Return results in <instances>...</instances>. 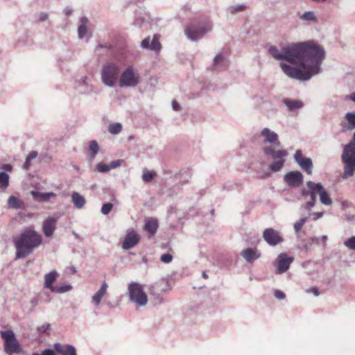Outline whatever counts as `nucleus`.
<instances>
[{
  "label": "nucleus",
  "instance_id": "obj_1",
  "mask_svg": "<svg viewBox=\"0 0 355 355\" xmlns=\"http://www.w3.org/2000/svg\"><path fill=\"white\" fill-rule=\"evenodd\" d=\"M268 52L275 60L297 65L298 67L280 63L286 76L299 80H308L313 75L320 73V65L326 55L324 49L313 41L291 43L280 49L270 46Z\"/></svg>",
  "mask_w": 355,
  "mask_h": 355
},
{
  "label": "nucleus",
  "instance_id": "obj_2",
  "mask_svg": "<svg viewBox=\"0 0 355 355\" xmlns=\"http://www.w3.org/2000/svg\"><path fill=\"white\" fill-rule=\"evenodd\" d=\"M42 241L40 234L33 229H26L14 239L16 248L15 259H22L31 254L33 250L38 247Z\"/></svg>",
  "mask_w": 355,
  "mask_h": 355
},
{
  "label": "nucleus",
  "instance_id": "obj_3",
  "mask_svg": "<svg viewBox=\"0 0 355 355\" xmlns=\"http://www.w3.org/2000/svg\"><path fill=\"white\" fill-rule=\"evenodd\" d=\"M260 135L263 137L262 151L266 157L272 159L281 157H286L288 155L286 150L280 149L281 142L279 140L278 135L268 128H263Z\"/></svg>",
  "mask_w": 355,
  "mask_h": 355
},
{
  "label": "nucleus",
  "instance_id": "obj_4",
  "mask_svg": "<svg viewBox=\"0 0 355 355\" xmlns=\"http://www.w3.org/2000/svg\"><path fill=\"white\" fill-rule=\"evenodd\" d=\"M341 159L345 164L342 178L352 177L355 173V132L350 142L345 146Z\"/></svg>",
  "mask_w": 355,
  "mask_h": 355
},
{
  "label": "nucleus",
  "instance_id": "obj_5",
  "mask_svg": "<svg viewBox=\"0 0 355 355\" xmlns=\"http://www.w3.org/2000/svg\"><path fill=\"white\" fill-rule=\"evenodd\" d=\"M212 29V24L207 20L196 21L190 23L185 28L184 32L187 37L191 41L201 39L207 33Z\"/></svg>",
  "mask_w": 355,
  "mask_h": 355
},
{
  "label": "nucleus",
  "instance_id": "obj_6",
  "mask_svg": "<svg viewBox=\"0 0 355 355\" xmlns=\"http://www.w3.org/2000/svg\"><path fill=\"white\" fill-rule=\"evenodd\" d=\"M121 73L120 66L112 62H106L101 69V81L107 87H113L119 82Z\"/></svg>",
  "mask_w": 355,
  "mask_h": 355
},
{
  "label": "nucleus",
  "instance_id": "obj_7",
  "mask_svg": "<svg viewBox=\"0 0 355 355\" xmlns=\"http://www.w3.org/2000/svg\"><path fill=\"white\" fill-rule=\"evenodd\" d=\"M139 83V74L132 65L128 66L120 73L119 86L123 87H135Z\"/></svg>",
  "mask_w": 355,
  "mask_h": 355
},
{
  "label": "nucleus",
  "instance_id": "obj_8",
  "mask_svg": "<svg viewBox=\"0 0 355 355\" xmlns=\"http://www.w3.org/2000/svg\"><path fill=\"white\" fill-rule=\"evenodd\" d=\"M0 334L4 342V351L6 354L11 355L12 354H21L24 352L19 346V343L15 334L11 329L1 331Z\"/></svg>",
  "mask_w": 355,
  "mask_h": 355
},
{
  "label": "nucleus",
  "instance_id": "obj_9",
  "mask_svg": "<svg viewBox=\"0 0 355 355\" xmlns=\"http://www.w3.org/2000/svg\"><path fill=\"white\" fill-rule=\"evenodd\" d=\"M129 300L139 306H144L148 302L147 295L144 291L143 286L137 282H132L128 288Z\"/></svg>",
  "mask_w": 355,
  "mask_h": 355
},
{
  "label": "nucleus",
  "instance_id": "obj_10",
  "mask_svg": "<svg viewBox=\"0 0 355 355\" xmlns=\"http://www.w3.org/2000/svg\"><path fill=\"white\" fill-rule=\"evenodd\" d=\"M293 159L307 174H312L313 168L312 159L310 157H304L301 150L299 149L295 151Z\"/></svg>",
  "mask_w": 355,
  "mask_h": 355
},
{
  "label": "nucleus",
  "instance_id": "obj_11",
  "mask_svg": "<svg viewBox=\"0 0 355 355\" xmlns=\"http://www.w3.org/2000/svg\"><path fill=\"white\" fill-rule=\"evenodd\" d=\"M263 239L270 246H276L284 241L280 233L273 228H266L263 232Z\"/></svg>",
  "mask_w": 355,
  "mask_h": 355
},
{
  "label": "nucleus",
  "instance_id": "obj_12",
  "mask_svg": "<svg viewBox=\"0 0 355 355\" xmlns=\"http://www.w3.org/2000/svg\"><path fill=\"white\" fill-rule=\"evenodd\" d=\"M293 260V257H289L286 253H280L276 259L277 265L276 274H282L286 272Z\"/></svg>",
  "mask_w": 355,
  "mask_h": 355
},
{
  "label": "nucleus",
  "instance_id": "obj_13",
  "mask_svg": "<svg viewBox=\"0 0 355 355\" xmlns=\"http://www.w3.org/2000/svg\"><path fill=\"white\" fill-rule=\"evenodd\" d=\"M317 185H318V183H314L312 181H308L306 182L311 200L305 203L302 207L307 211H311L315 206L316 202V194L318 193Z\"/></svg>",
  "mask_w": 355,
  "mask_h": 355
},
{
  "label": "nucleus",
  "instance_id": "obj_14",
  "mask_svg": "<svg viewBox=\"0 0 355 355\" xmlns=\"http://www.w3.org/2000/svg\"><path fill=\"white\" fill-rule=\"evenodd\" d=\"M139 241L140 236L139 234L134 230L130 231L127 232L124 238L122 248L125 250H130L137 245Z\"/></svg>",
  "mask_w": 355,
  "mask_h": 355
},
{
  "label": "nucleus",
  "instance_id": "obj_15",
  "mask_svg": "<svg viewBox=\"0 0 355 355\" xmlns=\"http://www.w3.org/2000/svg\"><path fill=\"white\" fill-rule=\"evenodd\" d=\"M303 178V175L300 171H295L286 173L284 176V180L288 185L298 187L302 184Z\"/></svg>",
  "mask_w": 355,
  "mask_h": 355
},
{
  "label": "nucleus",
  "instance_id": "obj_16",
  "mask_svg": "<svg viewBox=\"0 0 355 355\" xmlns=\"http://www.w3.org/2000/svg\"><path fill=\"white\" fill-rule=\"evenodd\" d=\"M78 85L80 92L83 95L87 96L98 93L95 90L94 86L88 82V77L86 76L81 77L78 80Z\"/></svg>",
  "mask_w": 355,
  "mask_h": 355
},
{
  "label": "nucleus",
  "instance_id": "obj_17",
  "mask_svg": "<svg viewBox=\"0 0 355 355\" xmlns=\"http://www.w3.org/2000/svg\"><path fill=\"white\" fill-rule=\"evenodd\" d=\"M159 35H155L151 40L150 37H146L141 42V46L143 49H150L155 51H159L161 49V44L159 42Z\"/></svg>",
  "mask_w": 355,
  "mask_h": 355
},
{
  "label": "nucleus",
  "instance_id": "obj_18",
  "mask_svg": "<svg viewBox=\"0 0 355 355\" xmlns=\"http://www.w3.org/2000/svg\"><path fill=\"white\" fill-rule=\"evenodd\" d=\"M57 219L49 217L43 221L42 230L46 237H51L56 229Z\"/></svg>",
  "mask_w": 355,
  "mask_h": 355
},
{
  "label": "nucleus",
  "instance_id": "obj_19",
  "mask_svg": "<svg viewBox=\"0 0 355 355\" xmlns=\"http://www.w3.org/2000/svg\"><path fill=\"white\" fill-rule=\"evenodd\" d=\"M54 350L61 355H78L76 347L70 344L62 345L56 343L53 345Z\"/></svg>",
  "mask_w": 355,
  "mask_h": 355
},
{
  "label": "nucleus",
  "instance_id": "obj_20",
  "mask_svg": "<svg viewBox=\"0 0 355 355\" xmlns=\"http://www.w3.org/2000/svg\"><path fill=\"white\" fill-rule=\"evenodd\" d=\"M261 253L258 251L251 248H248L243 249L241 252V256L250 263H253L255 260L259 259L261 257Z\"/></svg>",
  "mask_w": 355,
  "mask_h": 355
},
{
  "label": "nucleus",
  "instance_id": "obj_21",
  "mask_svg": "<svg viewBox=\"0 0 355 355\" xmlns=\"http://www.w3.org/2000/svg\"><path fill=\"white\" fill-rule=\"evenodd\" d=\"M345 119L347 123H341L342 132H345L355 129V112H347L345 115Z\"/></svg>",
  "mask_w": 355,
  "mask_h": 355
},
{
  "label": "nucleus",
  "instance_id": "obj_22",
  "mask_svg": "<svg viewBox=\"0 0 355 355\" xmlns=\"http://www.w3.org/2000/svg\"><path fill=\"white\" fill-rule=\"evenodd\" d=\"M107 287V284L105 282H103L101 288L92 296V302L96 306H99L103 297L106 294Z\"/></svg>",
  "mask_w": 355,
  "mask_h": 355
},
{
  "label": "nucleus",
  "instance_id": "obj_23",
  "mask_svg": "<svg viewBox=\"0 0 355 355\" xmlns=\"http://www.w3.org/2000/svg\"><path fill=\"white\" fill-rule=\"evenodd\" d=\"M31 194L34 200L37 202H48L51 198L56 196V194L53 192L42 193L37 191H31Z\"/></svg>",
  "mask_w": 355,
  "mask_h": 355
},
{
  "label": "nucleus",
  "instance_id": "obj_24",
  "mask_svg": "<svg viewBox=\"0 0 355 355\" xmlns=\"http://www.w3.org/2000/svg\"><path fill=\"white\" fill-rule=\"evenodd\" d=\"M317 189L321 202L324 205H331L332 204V200L330 198L327 191L321 183L318 182Z\"/></svg>",
  "mask_w": 355,
  "mask_h": 355
},
{
  "label": "nucleus",
  "instance_id": "obj_25",
  "mask_svg": "<svg viewBox=\"0 0 355 355\" xmlns=\"http://www.w3.org/2000/svg\"><path fill=\"white\" fill-rule=\"evenodd\" d=\"M158 228V221L157 219L151 218L146 220L144 230L151 236H153Z\"/></svg>",
  "mask_w": 355,
  "mask_h": 355
},
{
  "label": "nucleus",
  "instance_id": "obj_26",
  "mask_svg": "<svg viewBox=\"0 0 355 355\" xmlns=\"http://www.w3.org/2000/svg\"><path fill=\"white\" fill-rule=\"evenodd\" d=\"M58 276V274L56 270H52L46 274L44 277V287L51 291L55 287L53 286V284L56 280Z\"/></svg>",
  "mask_w": 355,
  "mask_h": 355
},
{
  "label": "nucleus",
  "instance_id": "obj_27",
  "mask_svg": "<svg viewBox=\"0 0 355 355\" xmlns=\"http://www.w3.org/2000/svg\"><path fill=\"white\" fill-rule=\"evenodd\" d=\"M283 103L290 111H294L297 109L302 108L304 106L303 102L299 100L284 98Z\"/></svg>",
  "mask_w": 355,
  "mask_h": 355
},
{
  "label": "nucleus",
  "instance_id": "obj_28",
  "mask_svg": "<svg viewBox=\"0 0 355 355\" xmlns=\"http://www.w3.org/2000/svg\"><path fill=\"white\" fill-rule=\"evenodd\" d=\"M80 25L78 28V35L79 39H83L87 33L88 19L87 17H82L80 19Z\"/></svg>",
  "mask_w": 355,
  "mask_h": 355
},
{
  "label": "nucleus",
  "instance_id": "obj_29",
  "mask_svg": "<svg viewBox=\"0 0 355 355\" xmlns=\"http://www.w3.org/2000/svg\"><path fill=\"white\" fill-rule=\"evenodd\" d=\"M71 200L74 206L78 209H82L86 202L85 198L76 191L71 194Z\"/></svg>",
  "mask_w": 355,
  "mask_h": 355
},
{
  "label": "nucleus",
  "instance_id": "obj_30",
  "mask_svg": "<svg viewBox=\"0 0 355 355\" xmlns=\"http://www.w3.org/2000/svg\"><path fill=\"white\" fill-rule=\"evenodd\" d=\"M24 206L23 201L18 199L15 196H11L8 200V207L10 209H21Z\"/></svg>",
  "mask_w": 355,
  "mask_h": 355
},
{
  "label": "nucleus",
  "instance_id": "obj_31",
  "mask_svg": "<svg viewBox=\"0 0 355 355\" xmlns=\"http://www.w3.org/2000/svg\"><path fill=\"white\" fill-rule=\"evenodd\" d=\"M284 158L285 157H281V158H277V159H274L275 161L272 162L269 165V169L274 172L279 171L282 168V167L284 164V162H285Z\"/></svg>",
  "mask_w": 355,
  "mask_h": 355
},
{
  "label": "nucleus",
  "instance_id": "obj_32",
  "mask_svg": "<svg viewBox=\"0 0 355 355\" xmlns=\"http://www.w3.org/2000/svg\"><path fill=\"white\" fill-rule=\"evenodd\" d=\"M9 175L5 172H0V189L4 191L9 186Z\"/></svg>",
  "mask_w": 355,
  "mask_h": 355
},
{
  "label": "nucleus",
  "instance_id": "obj_33",
  "mask_svg": "<svg viewBox=\"0 0 355 355\" xmlns=\"http://www.w3.org/2000/svg\"><path fill=\"white\" fill-rule=\"evenodd\" d=\"M213 67L214 68H225L226 67V61L222 54L219 53L215 56Z\"/></svg>",
  "mask_w": 355,
  "mask_h": 355
},
{
  "label": "nucleus",
  "instance_id": "obj_34",
  "mask_svg": "<svg viewBox=\"0 0 355 355\" xmlns=\"http://www.w3.org/2000/svg\"><path fill=\"white\" fill-rule=\"evenodd\" d=\"M247 8V6L245 3L239 4V5H234L230 6L227 8V12L235 15L237 12H243Z\"/></svg>",
  "mask_w": 355,
  "mask_h": 355
},
{
  "label": "nucleus",
  "instance_id": "obj_35",
  "mask_svg": "<svg viewBox=\"0 0 355 355\" xmlns=\"http://www.w3.org/2000/svg\"><path fill=\"white\" fill-rule=\"evenodd\" d=\"M122 130V125L121 123H112L108 126V131L112 135H118Z\"/></svg>",
  "mask_w": 355,
  "mask_h": 355
},
{
  "label": "nucleus",
  "instance_id": "obj_36",
  "mask_svg": "<svg viewBox=\"0 0 355 355\" xmlns=\"http://www.w3.org/2000/svg\"><path fill=\"white\" fill-rule=\"evenodd\" d=\"M89 150L91 157L93 159L99 151V146L96 140H92L89 144Z\"/></svg>",
  "mask_w": 355,
  "mask_h": 355
},
{
  "label": "nucleus",
  "instance_id": "obj_37",
  "mask_svg": "<svg viewBox=\"0 0 355 355\" xmlns=\"http://www.w3.org/2000/svg\"><path fill=\"white\" fill-rule=\"evenodd\" d=\"M300 19L304 21H316L317 18L315 15V13L313 11H307L304 12L302 16L300 17Z\"/></svg>",
  "mask_w": 355,
  "mask_h": 355
},
{
  "label": "nucleus",
  "instance_id": "obj_38",
  "mask_svg": "<svg viewBox=\"0 0 355 355\" xmlns=\"http://www.w3.org/2000/svg\"><path fill=\"white\" fill-rule=\"evenodd\" d=\"M72 289V286L70 284H66L61 286H55L51 292L55 293H64L68 292Z\"/></svg>",
  "mask_w": 355,
  "mask_h": 355
},
{
  "label": "nucleus",
  "instance_id": "obj_39",
  "mask_svg": "<svg viewBox=\"0 0 355 355\" xmlns=\"http://www.w3.org/2000/svg\"><path fill=\"white\" fill-rule=\"evenodd\" d=\"M156 173L155 172L151 171L145 170L144 171L143 175H142V180L145 182H150L153 180L154 177L155 176Z\"/></svg>",
  "mask_w": 355,
  "mask_h": 355
},
{
  "label": "nucleus",
  "instance_id": "obj_40",
  "mask_svg": "<svg viewBox=\"0 0 355 355\" xmlns=\"http://www.w3.org/2000/svg\"><path fill=\"white\" fill-rule=\"evenodd\" d=\"M344 245L349 249L355 250V236H352L344 242Z\"/></svg>",
  "mask_w": 355,
  "mask_h": 355
},
{
  "label": "nucleus",
  "instance_id": "obj_41",
  "mask_svg": "<svg viewBox=\"0 0 355 355\" xmlns=\"http://www.w3.org/2000/svg\"><path fill=\"white\" fill-rule=\"evenodd\" d=\"M96 169L101 173H106L110 171V167L109 165H107L104 163H98L96 166Z\"/></svg>",
  "mask_w": 355,
  "mask_h": 355
},
{
  "label": "nucleus",
  "instance_id": "obj_42",
  "mask_svg": "<svg viewBox=\"0 0 355 355\" xmlns=\"http://www.w3.org/2000/svg\"><path fill=\"white\" fill-rule=\"evenodd\" d=\"M113 208V204L111 202H107L103 205L101 207V213L103 215H107Z\"/></svg>",
  "mask_w": 355,
  "mask_h": 355
},
{
  "label": "nucleus",
  "instance_id": "obj_43",
  "mask_svg": "<svg viewBox=\"0 0 355 355\" xmlns=\"http://www.w3.org/2000/svg\"><path fill=\"white\" fill-rule=\"evenodd\" d=\"M160 260L164 263H168L172 261L173 256L169 253H165L161 256Z\"/></svg>",
  "mask_w": 355,
  "mask_h": 355
},
{
  "label": "nucleus",
  "instance_id": "obj_44",
  "mask_svg": "<svg viewBox=\"0 0 355 355\" xmlns=\"http://www.w3.org/2000/svg\"><path fill=\"white\" fill-rule=\"evenodd\" d=\"M51 327L49 323H44V324L37 327V331L40 334H44L46 332L47 329H49Z\"/></svg>",
  "mask_w": 355,
  "mask_h": 355
},
{
  "label": "nucleus",
  "instance_id": "obj_45",
  "mask_svg": "<svg viewBox=\"0 0 355 355\" xmlns=\"http://www.w3.org/2000/svg\"><path fill=\"white\" fill-rule=\"evenodd\" d=\"M123 161L122 159H118L115 161H112L109 165L110 167V170L113 168H116L120 166Z\"/></svg>",
  "mask_w": 355,
  "mask_h": 355
},
{
  "label": "nucleus",
  "instance_id": "obj_46",
  "mask_svg": "<svg viewBox=\"0 0 355 355\" xmlns=\"http://www.w3.org/2000/svg\"><path fill=\"white\" fill-rule=\"evenodd\" d=\"M274 295L278 300H284L286 297L284 293L279 290H275Z\"/></svg>",
  "mask_w": 355,
  "mask_h": 355
},
{
  "label": "nucleus",
  "instance_id": "obj_47",
  "mask_svg": "<svg viewBox=\"0 0 355 355\" xmlns=\"http://www.w3.org/2000/svg\"><path fill=\"white\" fill-rule=\"evenodd\" d=\"M323 215H324L323 211L311 213V211H309V216H313L314 220H318V218H321Z\"/></svg>",
  "mask_w": 355,
  "mask_h": 355
},
{
  "label": "nucleus",
  "instance_id": "obj_48",
  "mask_svg": "<svg viewBox=\"0 0 355 355\" xmlns=\"http://www.w3.org/2000/svg\"><path fill=\"white\" fill-rule=\"evenodd\" d=\"M54 349H46L42 351L41 355H56Z\"/></svg>",
  "mask_w": 355,
  "mask_h": 355
},
{
  "label": "nucleus",
  "instance_id": "obj_49",
  "mask_svg": "<svg viewBox=\"0 0 355 355\" xmlns=\"http://www.w3.org/2000/svg\"><path fill=\"white\" fill-rule=\"evenodd\" d=\"M306 291L308 293H312L315 296H318L320 295L319 289L315 286L311 287Z\"/></svg>",
  "mask_w": 355,
  "mask_h": 355
},
{
  "label": "nucleus",
  "instance_id": "obj_50",
  "mask_svg": "<svg viewBox=\"0 0 355 355\" xmlns=\"http://www.w3.org/2000/svg\"><path fill=\"white\" fill-rule=\"evenodd\" d=\"M302 225H301L299 222H296L294 223V225H293V228H294V230H295V234H299V232H300L302 227Z\"/></svg>",
  "mask_w": 355,
  "mask_h": 355
},
{
  "label": "nucleus",
  "instance_id": "obj_51",
  "mask_svg": "<svg viewBox=\"0 0 355 355\" xmlns=\"http://www.w3.org/2000/svg\"><path fill=\"white\" fill-rule=\"evenodd\" d=\"M49 18V15L47 12H42L39 15V20L40 21H46Z\"/></svg>",
  "mask_w": 355,
  "mask_h": 355
},
{
  "label": "nucleus",
  "instance_id": "obj_52",
  "mask_svg": "<svg viewBox=\"0 0 355 355\" xmlns=\"http://www.w3.org/2000/svg\"><path fill=\"white\" fill-rule=\"evenodd\" d=\"M327 236H322V237L320 238H318V237H311L310 238V239L312 241H316L317 243H320V241H323V242H325V241L327 240Z\"/></svg>",
  "mask_w": 355,
  "mask_h": 355
},
{
  "label": "nucleus",
  "instance_id": "obj_53",
  "mask_svg": "<svg viewBox=\"0 0 355 355\" xmlns=\"http://www.w3.org/2000/svg\"><path fill=\"white\" fill-rule=\"evenodd\" d=\"M37 155H38L37 152V151H35V150H33V151H31V152L28 154V155L26 157L28 158V159H29V160H31V161L32 159H33L36 158V157H37Z\"/></svg>",
  "mask_w": 355,
  "mask_h": 355
},
{
  "label": "nucleus",
  "instance_id": "obj_54",
  "mask_svg": "<svg viewBox=\"0 0 355 355\" xmlns=\"http://www.w3.org/2000/svg\"><path fill=\"white\" fill-rule=\"evenodd\" d=\"M157 286H158V283H156V284H153V285H151V286L149 287V291H150V293H151V294L155 295H159V293H157V292H155V288H156Z\"/></svg>",
  "mask_w": 355,
  "mask_h": 355
},
{
  "label": "nucleus",
  "instance_id": "obj_55",
  "mask_svg": "<svg viewBox=\"0 0 355 355\" xmlns=\"http://www.w3.org/2000/svg\"><path fill=\"white\" fill-rule=\"evenodd\" d=\"M172 107L175 111H180L181 109L180 105L176 101H173Z\"/></svg>",
  "mask_w": 355,
  "mask_h": 355
},
{
  "label": "nucleus",
  "instance_id": "obj_56",
  "mask_svg": "<svg viewBox=\"0 0 355 355\" xmlns=\"http://www.w3.org/2000/svg\"><path fill=\"white\" fill-rule=\"evenodd\" d=\"M63 12H64V14L66 16H67V17H68V16H69V15H71L72 14V12H73V8H71V7L67 6V7H66V8L64 9Z\"/></svg>",
  "mask_w": 355,
  "mask_h": 355
},
{
  "label": "nucleus",
  "instance_id": "obj_57",
  "mask_svg": "<svg viewBox=\"0 0 355 355\" xmlns=\"http://www.w3.org/2000/svg\"><path fill=\"white\" fill-rule=\"evenodd\" d=\"M31 166V160L28 159V158H26V161L23 164V168L25 170L29 169Z\"/></svg>",
  "mask_w": 355,
  "mask_h": 355
},
{
  "label": "nucleus",
  "instance_id": "obj_58",
  "mask_svg": "<svg viewBox=\"0 0 355 355\" xmlns=\"http://www.w3.org/2000/svg\"><path fill=\"white\" fill-rule=\"evenodd\" d=\"M312 245H313V241L310 239V241L304 244V247L306 250H309L312 248Z\"/></svg>",
  "mask_w": 355,
  "mask_h": 355
},
{
  "label": "nucleus",
  "instance_id": "obj_59",
  "mask_svg": "<svg viewBox=\"0 0 355 355\" xmlns=\"http://www.w3.org/2000/svg\"><path fill=\"white\" fill-rule=\"evenodd\" d=\"M309 217L310 216H309V215L307 216H304V217L302 218L297 222H299L301 225H304L305 224V223L308 220Z\"/></svg>",
  "mask_w": 355,
  "mask_h": 355
},
{
  "label": "nucleus",
  "instance_id": "obj_60",
  "mask_svg": "<svg viewBox=\"0 0 355 355\" xmlns=\"http://www.w3.org/2000/svg\"><path fill=\"white\" fill-rule=\"evenodd\" d=\"M309 217L310 216H309V215L307 216H304V217L302 218L297 222H299L301 225H304L305 224V223L308 220Z\"/></svg>",
  "mask_w": 355,
  "mask_h": 355
},
{
  "label": "nucleus",
  "instance_id": "obj_61",
  "mask_svg": "<svg viewBox=\"0 0 355 355\" xmlns=\"http://www.w3.org/2000/svg\"><path fill=\"white\" fill-rule=\"evenodd\" d=\"M12 166L10 164H3L2 166V168L5 171H10L12 170Z\"/></svg>",
  "mask_w": 355,
  "mask_h": 355
},
{
  "label": "nucleus",
  "instance_id": "obj_62",
  "mask_svg": "<svg viewBox=\"0 0 355 355\" xmlns=\"http://www.w3.org/2000/svg\"><path fill=\"white\" fill-rule=\"evenodd\" d=\"M301 193L303 196H309V189H303L301 191Z\"/></svg>",
  "mask_w": 355,
  "mask_h": 355
},
{
  "label": "nucleus",
  "instance_id": "obj_63",
  "mask_svg": "<svg viewBox=\"0 0 355 355\" xmlns=\"http://www.w3.org/2000/svg\"><path fill=\"white\" fill-rule=\"evenodd\" d=\"M31 303L33 306H36L38 304V299L37 298H33L31 300Z\"/></svg>",
  "mask_w": 355,
  "mask_h": 355
},
{
  "label": "nucleus",
  "instance_id": "obj_64",
  "mask_svg": "<svg viewBox=\"0 0 355 355\" xmlns=\"http://www.w3.org/2000/svg\"><path fill=\"white\" fill-rule=\"evenodd\" d=\"M350 99H351L352 101L355 102V92H354V93H352V94H351V96H350Z\"/></svg>",
  "mask_w": 355,
  "mask_h": 355
}]
</instances>
